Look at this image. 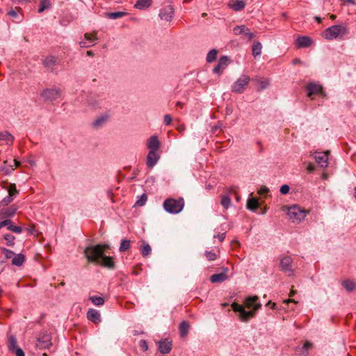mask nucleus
Listing matches in <instances>:
<instances>
[{
	"instance_id": "nucleus-1",
	"label": "nucleus",
	"mask_w": 356,
	"mask_h": 356,
	"mask_svg": "<svg viewBox=\"0 0 356 356\" xmlns=\"http://www.w3.org/2000/svg\"><path fill=\"white\" fill-rule=\"evenodd\" d=\"M110 248L106 243L90 245L85 248L83 254L88 263L100 265L109 270L115 268V263L112 257L106 256L105 252Z\"/></svg>"
},
{
	"instance_id": "nucleus-2",
	"label": "nucleus",
	"mask_w": 356,
	"mask_h": 356,
	"mask_svg": "<svg viewBox=\"0 0 356 356\" xmlns=\"http://www.w3.org/2000/svg\"><path fill=\"white\" fill-rule=\"evenodd\" d=\"M163 207L168 213L177 214L184 209V201L182 197L178 199L168 198L164 201Z\"/></svg>"
},
{
	"instance_id": "nucleus-3",
	"label": "nucleus",
	"mask_w": 356,
	"mask_h": 356,
	"mask_svg": "<svg viewBox=\"0 0 356 356\" xmlns=\"http://www.w3.org/2000/svg\"><path fill=\"white\" fill-rule=\"evenodd\" d=\"M348 33V29L343 24H337L327 28L323 32V37L327 40H333Z\"/></svg>"
},
{
	"instance_id": "nucleus-4",
	"label": "nucleus",
	"mask_w": 356,
	"mask_h": 356,
	"mask_svg": "<svg viewBox=\"0 0 356 356\" xmlns=\"http://www.w3.org/2000/svg\"><path fill=\"white\" fill-rule=\"evenodd\" d=\"M307 211L302 209L298 205H293L288 209L287 216L293 222H300L305 219Z\"/></svg>"
},
{
	"instance_id": "nucleus-5",
	"label": "nucleus",
	"mask_w": 356,
	"mask_h": 356,
	"mask_svg": "<svg viewBox=\"0 0 356 356\" xmlns=\"http://www.w3.org/2000/svg\"><path fill=\"white\" fill-rule=\"evenodd\" d=\"M231 307L235 312L239 313L238 318L243 322H248L255 316L254 311H246L243 305L236 302H233Z\"/></svg>"
},
{
	"instance_id": "nucleus-6",
	"label": "nucleus",
	"mask_w": 356,
	"mask_h": 356,
	"mask_svg": "<svg viewBox=\"0 0 356 356\" xmlns=\"http://www.w3.org/2000/svg\"><path fill=\"white\" fill-rule=\"evenodd\" d=\"M250 78L249 76L241 75L232 86V91L237 94H241L247 88Z\"/></svg>"
},
{
	"instance_id": "nucleus-7",
	"label": "nucleus",
	"mask_w": 356,
	"mask_h": 356,
	"mask_svg": "<svg viewBox=\"0 0 356 356\" xmlns=\"http://www.w3.org/2000/svg\"><path fill=\"white\" fill-rule=\"evenodd\" d=\"M60 93L58 88H46L41 92L40 96L44 102H52L59 97Z\"/></svg>"
},
{
	"instance_id": "nucleus-8",
	"label": "nucleus",
	"mask_w": 356,
	"mask_h": 356,
	"mask_svg": "<svg viewBox=\"0 0 356 356\" xmlns=\"http://www.w3.org/2000/svg\"><path fill=\"white\" fill-rule=\"evenodd\" d=\"M307 96L311 97L313 95L320 94L322 97H325L326 94L321 85L316 83H309L307 85Z\"/></svg>"
},
{
	"instance_id": "nucleus-9",
	"label": "nucleus",
	"mask_w": 356,
	"mask_h": 356,
	"mask_svg": "<svg viewBox=\"0 0 356 356\" xmlns=\"http://www.w3.org/2000/svg\"><path fill=\"white\" fill-rule=\"evenodd\" d=\"M292 263V259L289 256L283 257L280 261V267L282 270L286 273L289 276H291L293 274Z\"/></svg>"
},
{
	"instance_id": "nucleus-10",
	"label": "nucleus",
	"mask_w": 356,
	"mask_h": 356,
	"mask_svg": "<svg viewBox=\"0 0 356 356\" xmlns=\"http://www.w3.org/2000/svg\"><path fill=\"white\" fill-rule=\"evenodd\" d=\"M51 336L47 333H41L37 339L36 346L39 348H48L51 346Z\"/></svg>"
},
{
	"instance_id": "nucleus-11",
	"label": "nucleus",
	"mask_w": 356,
	"mask_h": 356,
	"mask_svg": "<svg viewBox=\"0 0 356 356\" xmlns=\"http://www.w3.org/2000/svg\"><path fill=\"white\" fill-rule=\"evenodd\" d=\"M259 298L257 296H249L245 298L244 301L245 306L247 308H252V311H254V314L261 307V305L258 302Z\"/></svg>"
},
{
	"instance_id": "nucleus-12",
	"label": "nucleus",
	"mask_w": 356,
	"mask_h": 356,
	"mask_svg": "<svg viewBox=\"0 0 356 356\" xmlns=\"http://www.w3.org/2000/svg\"><path fill=\"white\" fill-rule=\"evenodd\" d=\"M230 63V59L227 56H223L220 58L218 64L213 69L215 74H220L222 71L227 67Z\"/></svg>"
},
{
	"instance_id": "nucleus-13",
	"label": "nucleus",
	"mask_w": 356,
	"mask_h": 356,
	"mask_svg": "<svg viewBox=\"0 0 356 356\" xmlns=\"http://www.w3.org/2000/svg\"><path fill=\"white\" fill-rule=\"evenodd\" d=\"M233 32L236 35L243 34L249 40H252L255 37V35L253 33L250 32L249 29L245 25L235 26L233 29Z\"/></svg>"
},
{
	"instance_id": "nucleus-14",
	"label": "nucleus",
	"mask_w": 356,
	"mask_h": 356,
	"mask_svg": "<svg viewBox=\"0 0 356 356\" xmlns=\"http://www.w3.org/2000/svg\"><path fill=\"white\" fill-rule=\"evenodd\" d=\"M17 210V207L15 205L1 209L0 210V220L10 219L15 216Z\"/></svg>"
},
{
	"instance_id": "nucleus-15",
	"label": "nucleus",
	"mask_w": 356,
	"mask_h": 356,
	"mask_svg": "<svg viewBox=\"0 0 356 356\" xmlns=\"http://www.w3.org/2000/svg\"><path fill=\"white\" fill-rule=\"evenodd\" d=\"M229 268L227 267L222 268V272L220 273H216L210 277V281L212 283H220L228 280L227 273Z\"/></svg>"
},
{
	"instance_id": "nucleus-16",
	"label": "nucleus",
	"mask_w": 356,
	"mask_h": 356,
	"mask_svg": "<svg viewBox=\"0 0 356 356\" xmlns=\"http://www.w3.org/2000/svg\"><path fill=\"white\" fill-rule=\"evenodd\" d=\"M174 15V8L172 6H168L160 10L159 17L161 19L170 22Z\"/></svg>"
},
{
	"instance_id": "nucleus-17",
	"label": "nucleus",
	"mask_w": 356,
	"mask_h": 356,
	"mask_svg": "<svg viewBox=\"0 0 356 356\" xmlns=\"http://www.w3.org/2000/svg\"><path fill=\"white\" fill-rule=\"evenodd\" d=\"M158 349L162 354L169 353L172 350V341L168 339H162L157 342Z\"/></svg>"
},
{
	"instance_id": "nucleus-18",
	"label": "nucleus",
	"mask_w": 356,
	"mask_h": 356,
	"mask_svg": "<svg viewBox=\"0 0 356 356\" xmlns=\"http://www.w3.org/2000/svg\"><path fill=\"white\" fill-rule=\"evenodd\" d=\"M160 155L157 151H149L147 156V165L148 168H153L158 162Z\"/></svg>"
},
{
	"instance_id": "nucleus-19",
	"label": "nucleus",
	"mask_w": 356,
	"mask_h": 356,
	"mask_svg": "<svg viewBox=\"0 0 356 356\" xmlns=\"http://www.w3.org/2000/svg\"><path fill=\"white\" fill-rule=\"evenodd\" d=\"M87 318L89 321L95 324H98L101 322V316L99 311L95 309H89L87 312Z\"/></svg>"
},
{
	"instance_id": "nucleus-20",
	"label": "nucleus",
	"mask_w": 356,
	"mask_h": 356,
	"mask_svg": "<svg viewBox=\"0 0 356 356\" xmlns=\"http://www.w3.org/2000/svg\"><path fill=\"white\" fill-rule=\"evenodd\" d=\"M147 147L149 151H158L161 147V143L156 136H152L147 142Z\"/></svg>"
},
{
	"instance_id": "nucleus-21",
	"label": "nucleus",
	"mask_w": 356,
	"mask_h": 356,
	"mask_svg": "<svg viewBox=\"0 0 356 356\" xmlns=\"http://www.w3.org/2000/svg\"><path fill=\"white\" fill-rule=\"evenodd\" d=\"M316 163L323 168H325L328 165V156L326 152L318 153L315 156Z\"/></svg>"
},
{
	"instance_id": "nucleus-22",
	"label": "nucleus",
	"mask_w": 356,
	"mask_h": 356,
	"mask_svg": "<svg viewBox=\"0 0 356 356\" xmlns=\"http://www.w3.org/2000/svg\"><path fill=\"white\" fill-rule=\"evenodd\" d=\"M0 140L4 141L6 145H12L15 140V137L8 131H0Z\"/></svg>"
},
{
	"instance_id": "nucleus-23",
	"label": "nucleus",
	"mask_w": 356,
	"mask_h": 356,
	"mask_svg": "<svg viewBox=\"0 0 356 356\" xmlns=\"http://www.w3.org/2000/svg\"><path fill=\"white\" fill-rule=\"evenodd\" d=\"M312 42L311 38L307 36H300L296 40V44L299 48L308 47L311 45Z\"/></svg>"
},
{
	"instance_id": "nucleus-24",
	"label": "nucleus",
	"mask_w": 356,
	"mask_h": 356,
	"mask_svg": "<svg viewBox=\"0 0 356 356\" xmlns=\"http://www.w3.org/2000/svg\"><path fill=\"white\" fill-rule=\"evenodd\" d=\"M312 347V343L309 341H306L301 347H297L296 352L300 355H307L308 350Z\"/></svg>"
},
{
	"instance_id": "nucleus-25",
	"label": "nucleus",
	"mask_w": 356,
	"mask_h": 356,
	"mask_svg": "<svg viewBox=\"0 0 356 356\" xmlns=\"http://www.w3.org/2000/svg\"><path fill=\"white\" fill-rule=\"evenodd\" d=\"M56 58L53 56H49L46 57L43 61L42 63L44 66L49 70H53L54 66L56 65Z\"/></svg>"
},
{
	"instance_id": "nucleus-26",
	"label": "nucleus",
	"mask_w": 356,
	"mask_h": 356,
	"mask_svg": "<svg viewBox=\"0 0 356 356\" xmlns=\"http://www.w3.org/2000/svg\"><path fill=\"white\" fill-rule=\"evenodd\" d=\"M152 3V0H138L134 5V8L138 10H144L150 7Z\"/></svg>"
},
{
	"instance_id": "nucleus-27",
	"label": "nucleus",
	"mask_w": 356,
	"mask_h": 356,
	"mask_svg": "<svg viewBox=\"0 0 356 356\" xmlns=\"http://www.w3.org/2000/svg\"><path fill=\"white\" fill-rule=\"evenodd\" d=\"M189 328H190V325H189L188 322H187L186 321H182L179 324V334H180L181 337L184 338L188 334Z\"/></svg>"
},
{
	"instance_id": "nucleus-28",
	"label": "nucleus",
	"mask_w": 356,
	"mask_h": 356,
	"mask_svg": "<svg viewBox=\"0 0 356 356\" xmlns=\"http://www.w3.org/2000/svg\"><path fill=\"white\" fill-rule=\"evenodd\" d=\"M25 261V256L22 254H15L12 259V264L16 266H21Z\"/></svg>"
},
{
	"instance_id": "nucleus-29",
	"label": "nucleus",
	"mask_w": 356,
	"mask_h": 356,
	"mask_svg": "<svg viewBox=\"0 0 356 356\" xmlns=\"http://www.w3.org/2000/svg\"><path fill=\"white\" fill-rule=\"evenodd\" d=\"M13 165L5 161L1 167V171L6 175H10L14 171Z\"/></svg>"
},
{
	"instance_id": "nucleus-30",
	"label": "nucleus",
	"mask_w": 356,
	"mask_h": 356,
	"mask_svg": "<svg viewBox=\"0 0 356 356\" xmlns=\"http://www.w3.org/2000/svg\"><path fill=\"white\" fill-rule=\"evenodd\" d=\"M108 115H104L99 118H97L93 122H92V127L94 128H99L102 127L105 122L108 120Z\"/></svg>"
},
{
	"instance_id": "nucleus-31",
	"label": "nucleus",
	"mask_w": 356,
	"mask_h": 356,
	"mask_svg": "<svg viewBox=\"0 0 356 356\" xmlns=\"http://www.w3.org/2000/svg\"><path fill=\"white\" fill-rule=\"evenodd\" d=\"M259 207V202L256 198H250L247 202V209L255 211Z\"/></svg>"
},
{
	"instance_id": "nucleus-32",
	"label": "nucleus",
	"mask_w": 356,
	"mask_h": 356,
	"mask_svg": "<svg viewBox=\"0 0 356 356\" xmlns=\"http://www.w3.org/2000/svg\"><path fill=\"white\" fill-rule=\"evenodd\" d=\"M342 286L348 292H351L356 288L355 283L351 280H345L342 282Z\"/></svg>"
},
{
	"instance_id": "nucleus-33",
	"label": "nucleus",
	"mask_w": 356,
	"mask_h": 356,
	"mask_svg": "<svg viewBox=\"0 0 356 356\" xmlns=\"http://www.w3.org/2000/svg\"><path fill=\"white\" fill-rule=\"evenodd\" d=\"M97 32H93V33H85L84 38L88 42V44H91V46L94 45L96 41L98 40L96 36Z\"/></svg>"
},
{
	"instance_id": "nucleus-34",
	"label": "nucleus",
	"mask_w": 356,
	"mask_h": 356,
	"mask_svg": "<svg viewBox=\"0 0 356 356\" xmlns=\"http://www.w3.org/2000/svg\"><path fill=\"white\" fill-rule=\"evenodd\" d=\"M126 15H127V13L125 12H122V11L105 13V16L107 18L112 19H115L123 17Z\"/></svg>"
},
{
	"instance_id": "nucleus-35",
	"label": "nucleus",
	"mask_w": 356,
	"mask_h": 356,
	"mask_svg": "<svg viewBox=\"0 0 356 356\" xmlns=\"http://www.w3.org/2000/svg\"><path fill=\"white\" fill-rule=\"evenodd\" d=\"M262 45L260 42H254L252 45V55L254 58L259 56L261 53Z\"/></svg>"
},
{
	"instance_id": "nucleus-36",
	"label": "nucleus",
	"mask_w": 356,
	"mask_h": 356,
	"mask_svg": "<svg viewBox=\"0 0 356 356\" xmlns=\"http://www.w3.org/2000/svg\"><path fill=\"white\" fill-rule=\"evenodd\" d=\"M51 3L49 0H40L38 8V13H42L45 10L50 8Z\"/></svg>"
},
{
	"instance_id": "nucleus-37",
	"label": "nucleus",
	"mask_w": 356,
	"mask_h": 356,
	"mask_svg": "<svg viewBox=\"0 0 356 356\" xmlns=\"http://www.w3.org/2000/svg\"><path fill=\"white\" fill-rule=\"evenodd\" d=\"M245 6V3L243 1L236 0L231 5V8L235 11H241Z\"/></svg>"
},
{
	"instance_id": "nucleus-38",
	"label": "nucleus",
	"mask_w": 356,
	"mask_h": 356,
	"mask_svg": "<svg viewBox=\"0 0 356 356\" xmlns=\"http://www.w3.org/2000/svg\"><path fill=\"white\" fill-rule=\"evenodd\" d=\"M151 252V246L148 243L143 242L142 248L140 249L142 256L146 257L150 254Z\"/></svg>"
},
{
	"instance_id": "nucleus-39",
	"label": "nucleus",
	"mask_w": 356,
	"mask_h": 356,
	"mask_svg": "<svg viewBox=\"0 0 356 356\" xmlns=\"http://www.w3.org/2000/svg\"><path fill=\"white\" fill-rule=\"evenodd\" d=\"M131 247V241L128 239H123L120 243L119 251L121 252L128 250Z\"/></svg>"
},
{
	"instance_id": "nucleus-40",
	"label": "nucleus",
	"mask_w": 356,
	"mask_h": 356,
	"mask_svg": "<svg viewBox=\"0 0 356 356\" xmlns=\"http://www.w3.org/2000/svg\"><path fill=\"white\" fill-rule=\"evenodd\" d=\"M89 299L91 300L92 304H94L96 306H101L103 305L104 303V299L100 296H90Z\"/></svg>"
},
{
	"instance_id": "nucleus-41",
	"label": "nucleus",
	"mask_w": 356,
	"mask_h": 356,
	"mask_svg": "<svg viewBox=\"0 0 356 356\" xmlns=\"http://www.w3.org/2000/svg\"><path fill=\"white\" fill-rule=\"evenodd\" d=\"M17 342L15 337L11 336L8 339V349L10 352L17 348Z\"/></svg>"
},
{
	"instance_id": "nucleus-42",
	"label": "nucleus",
	"mask_w": 356,
	"mask_h": 356,
	"mask_svg": "<svg viewBox=\"0 0 356 356\" xmlns=\"http://www.w3.org/2000/svg\"><path fill=\"white\" fill-rule=\"evenodd\" d=\"M217 54H218V51L216 49H211L207 54V61L208 63L213 62L216 59Z\"/></svg>"
},
{
	"instance_id": "nucleus-43",
	"label": "nucleus",
	"mask_w": 356,
	"mask_h": 356,
	"mask_svg": "<svg viewBox=\"0 0 356 356\" xmlns=\"http://www.w3.org/2000/svg\"><path fill=\"white\" fill-rule=\"evenodd\" d=\"M7 229L15 232L16 234H20L22 232V228L19 226H16L12 224V221L10 220V223L6 225Z\"/></svg>"
},
{
	"instance_id": "nucleus-44",
	"label": "nucleus",
	"mask_w": 356,
	"mask_h": 356,
	"mask_svg": "<svg viewBox=\"0 0 356 356\" xmlns=\"http://www.w3.org/2000/svg\"><path fill=\"white\" fill-rule=\"evenodd\" d=\"M3 238L6 240L8 246H14L15 237L13 235L6 234L3 236Z\"/></svg>"
},
{
	"instance_id": "nucleus-45",
	"label": "nucleus",
	"mask_w": 356,
	"mask_h": 356,
	"mask_svg": "<svg viewBox=\"0 0 356 356\" xmlns=\"http://www.w3.org/2000/svg\"><path fill=\"white\" fill-rule=\"evenodd\" d=\"M220 203L225 209H228L232 204L231 199L227 195H222Z\"/></svg>"
},
{
	"instance_id": "nucleus-46",
	"label": "nucleus",
	"mask_w": 356,
	"mask_h": 356,
	"mask_svg": "<svg viewBox=\"0 0 356 356\" xmlns=\"http://www.w3.org/2000/svg\"><path fill=\"white\" fill-rule=\"evenodd\" d=\"M257 81L259 84V90H264L269 85V81L267 79H259Z\"/></svg>"
},
{
	"instance_id": "nucleus-47",
	"label": "nucleus",
	"mask_w": 356,
	"mask_h": 356,
	"mask_svg": "<svg viewBox=\"0 0 356 356\" xmlns=\"http://www.w3.org/2000/svg\"><path fill=\"white\" fill-rule=\"evenodd\" d=\"M147 200V196L146 194H143L140 196L139 199L136 201V205L138 207H143L145 204Z\"/></svg>"
},
{
	"instance_id": "nucleus-48",
	"label": "nucleus",
	"mask_w": 356,
	"mask_h": 356,
	"mask_svg": "<svg viewBox=\"0 0 356 356\" xmlns=\"http://www.w3.org/2000/svg\"><path fill=\"white\" fill-rule=\"evenodd\" d=\"M18 191L16 188V186L15 184H11L10 185L9 189H8V196L13 197L17 194H18Z\"/></svg>"
},
{
	"instance_id": "nucleus-49",
	"label": "nucleus",
	"mask_w": 356,
	"mask_h": 356,
	"mask_svg": "<svg viewBox=\"0 0 356 356\" xmlns=\"http://www.w3.org/2000/svg\"><path fill=\"white\" fill-rule=\"evenodd\" d=\"M1 250L6 259L13 258L15 254L13 251L6 249L5 248H2Z\"/></svg>"
},
{
	"instance_id": "nucleus-50",
	"label": "nucleus",
	"mask_w": 356,
	"mask_h": 356,
	"mask_svg": "<svg viewBox=\"0 0 356 356\" xmlns=\"http://www.w3.org/2000/svg\"><path fill=\"white\" fill-rule=\"evenodd\" d=\"M205 256L209 261H214L217 258L216 254L213 251H206Z\"/></svg>"
},
{
	"instance_id": "nucleus-51",
	"label": "nucleus",
	"mask_w": 356,
	"mask_h": 356,
	"mask_svg": "<svg viewBox=\"0 0 356 356\" xmlns=\"http://www.w3.org/2000/svg\"><path fill=\"white\" fill-rule=\"evenodd\" d=\"M13 201V197H11L10 196L5 197L1 202L0 205L3 207H6L10 203H11Z\"/></svg>"
},
{
	"instance_id": "nucleus-52",
	"label": "nucleus",
	"mask_w": 356,
	"mask_h": 356,
	"mask_svg": "<svg viewBox=\"0 0 356 356\" xmlns=\"http://www.w3.org/2000/svg\"><path fill=\"white\" fill-rule=\"evenodd\" d=\"M290 188L288 185L284 184L280 187V191L282 195L289 193Z\"/></svg>"
},
{
	"instance_id": "nucleus-53",
	"label": "nucleus",
	"mask_w": 356,
	"mask_h": 356,
	"mask_svg": "<svg viewBox=\"0 0 356 356\" xmlns=\"http://www.w3.org/2000/svg\"><path fill=\"white\" fill-rule=\"evenodd\" d=\"M139 346L143 351H146L148 349V345L146 340H140L139 342Z\"/></svg>"
},
{
	"instance_id": "nucleus-54",
	"label": "nucleus",
	"mask_w": 356,
	"mask_h": 356,
	"mask_svg": "<svg viewBox=\"0 0 356 356\" xmlns=\"http://www.w3.org/2000/svg\"><path fill=\"white\" fill-rule=\"evenodd\" d=\"M163 122L165 125H170L172 122V117L168 114L165 115Z\"/></svg>"
},
{
	"instance_id": "nucleus-55",
	"label": "nucleus",
	"mask_w": 356,
	"mask_h": 356,
	"mask_svg": "<svg viewBox=\"0 0 356 356\" xmlns=\"http://www.w3.org/2000/svg\"><path fill=\"white\" fill-rule=\"evenodd\" d=\"M12 353H15L16 356H25L23 350L19 347L12 351Z\"/></svg>"
},
{
	"instance_id": "nucleus-56",
	"label": "nucleus",
	"mask_w": 356,
	"mask_h": 356,
	"mask_svg": "<svg viewBox=\"0 0 356 356\" xmlns=\"http://www.w3.org/2000/svg\"><path fill=\"white\" fill-rule=\"evenodd\" d=\"M269 192V189L266 186H262L261 188L258 191V193L259 195H264Z\"/></svg>"
},
{
	"instance_id": "nucleus-57",
	"label": "nucleus",
	"mask_w": 356,
	"mask_h": 356,
	"mask_svg": "<svg viewBox=\"0 0 356 356\" xmlns=\"http://www.w3.org/2000/svg\"><path fill=\"white\" fill-rule=\"evenodd\" d=\"M8 15L13 18H17L18 17V13L15 10H11L8 12Z\"/></svg>"
},
{
	"instance_id": "nucleus-58",
	"label": "nucleus",
	"mask_w": 356,
	"mask_h": 356,
	"mask_svg": "<svg viewBox=\"0 0 356 356\" xmlns=\"http://www.w3.org/2000/svg\"><path fill=\"white\" fill-rule=\"evenodd\" d=\"M79 45L81 48H88L91 47V44H88L87 41H81Z\"/></svg>"
},
{
	"instance_id": "nucleus-59",
	"label": "nucleus",
	"mask_w": 356,
	"mask_h": 356,
	"mask_svg": "<svg viewBox=\"0 0 356 356\" xmlns=\"http://www.w3.org/2000/svg\"><path fill=\"white\" fill-rule=\"evenodd\" d=\"M10 223V219H6V220H3L2 221L0 222V229L3 227H6L7 225H8Z\"/></svg>"
},
{
	"instance_id": "nucleus-60",
	"label": "nucleus",
	"mask_w": 356,
	"mask_h": 356,
	"mask_svg": "<svg viewBox=\"0 0 356 356\" xmlns=\"http://www.w3.org/2000/svg\"><path fill=\"white\" fill-rule=\"evenodd\" d=\"M225 233L217 234L214 236V238H217L220 242H222L225 238Z\"/></svg>"
},
{
	"instance_id": "nucleus-61",
	"label": "nucleus",
	"mask_w": 356,
	"mask_h": 356,
	"mask_svg": "<svg viewBox=\"0 0 356 356\" xmlns=\"http://www.w3.org/2000/svg\"><path fill=\"white\" fill-rule=\"evenodd\" d=\"M307 170L308 172H312L315 170V165L312 163H309L307 167Z\"/></svg>"
},
{
	"instance_id": "nucleus-62",
	"label": "nucleus",
	"mask_w": 356,
	"mask_h": 356,
	"mask_svg": "<svg viewBox=\"0 0 356 356\" xmlns=\"http://www.w3.org/2000/svg\"><path fill=\"white\" fill-rule=\"evenodd\" d=\"M176 129L179 132L182 133L185 130V126L184 124H179L176 127Z\"/></svg>"
},
{
	"instance_id": "nucleus-63",
	"label": "nucleus",
	"mask_w": 356,
	"mask_h": 356,
	"mask_svg": "<svg viewBox=\"0 0 356 356\" xmlns=\"http://www.w3.org/2000/svg\"><path fill=\"white\" fill-rule=\"evenodd\" d=\"M13 163H14L13 166L15 165V166H16V167H19V166L20 165V162H19V161H17V160H16V159H14V160H13Z\"/></svg>"
},
{
	"instance_id": "nucleus-64",
	"label": "nucleus",
	"mask_w": 356,
	"mask_h": 356,
	"mask_svg": "<svg viewBox=\"0 0 356 356\" xmlns=\"http://www.w3.org/2000/svg\"><path fill=\"white\" fill-rule=\"evenodd\" d=\"M271 305V308L275 309V307H276V304L275 302L272 303L271 301H269L268 303H267V305Z\"/></svg>"
}]
</instances>
